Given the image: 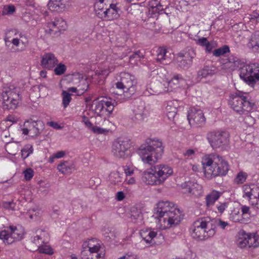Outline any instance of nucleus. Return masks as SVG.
<instances>
[{
  "label": "nucleus",
  "instance_id": "f257e3e1",
  "mask_svg": "<svg viewBox=\"0 0 259 259\" xmlns=\"http://www.w3.org/2000/svg\"><path fill=\"white\" fill-rule=\"evenodd\" d=\"M156 206L154 215L158 220L157 226L159 229L165 230L179 224L180 213L175 204L168 201H160Z\"/></svg>",
  "mask_w": 259,
  "mask_h": 259
},
{
  "label": "nucleus",
  "instance_id": "f03ea898",
  "mask_svg": "<svg viewBox=\"0 0 259 259\" xmlns=\"http://www.w3.org/2000/svg\"><path fill=\"white\" fill-rule=\"evenodd\" d=\"M163 150V143L160 139L148 138L138 149L137 153L144 164L152 165L161 158Z\"/></svg>",
  "mask_w": 259,
  "mask_h": 259
},
{
  "label": "nucleus",
  "instance_id": "7ed1b4c3",
  "mask_svg": "<svg viewBox=\"0 0 259 259\" xmlns=\"http://www.w3.org/2000/svg\"><path fill=\"white\" fill-rule=\"evenodd\" d=\"M201 162L204 176L207 179L225 176L229 170L227 161L218 154L205 155L202 157Z\"/></svg>",
  "mask_w": 259,
  "mask_h": 259
},
{
  "label": "nucleus",
  "instance_id": "20e7f679",
  "mask_svg": "<svg viewBox=\"0 0 259 259\" xmlns=\"http://www.w3.org/2000/svg\"><path fill=\"white\" fill-rule=\"evenodd\" d=\"M173 174L172 168L168 165L157 164L152 166L144 171L143 181L148 185H160Z\"/></svg>",
  "mask_w": 259,
  "mask_h": 259
},
{
  "label": "nucleus",
  "instance_id": "39448f33",
  "mask_svg": "<svg viewBox=\"0 0 259 259\" xmlns=\"http://www.w3.org/2000/svg\"><path fill=\"white\" fill-rule=\"evenodd\" d=\"M136 84L137 81L134 75L127 72H121L119 80L109 91L111 94L123 95V99H127L135 94Z\"/></svg>",
  "mask_w": 259,
  "mask_h": 259
},
{
  "label": "nucleus",
  "instance_id": "423d86ee",
  "mask_svg": "<svg viewBox=\"0 0 259 259\" xmlns=\"http://www.w3.org/2000/svg\"><path fill=\"white\" fill-rule=\"evenodd\" d=\"M215 228L211 222L205 219H199L194 222L190 228L191 236L198 240H204L215 234Z\"/></svg>",
  "mask_w": 259,
  "mask_h": 259
},
{
  "label": "nucleus",
  "instance_id": "0eeeda50",
  "mask_svg": "<svg viewBox=\"0 0 259 259\" xmlns=\"http://www.w3.org/2000/svg\"><path fill=\"white\" fill-rule=\"evenodd\" d=\"M0 98L3 108L8 110L16 109L22 100L20 90L13 86L4 87Z\"/></svg>",
  "mask_w": 259,
  "mask_h": 259
},
{
  "label": "nucleus",
  "instance_id": "6e6552de",
  "mask_svg": "<svg viewBox=\"0 0 259 259\" xmlns=\"http://www.w3.org/2000/svg\"><path fill=\"white\" fill-rule=\"evenodd\" d=\"M229 104L231 108L239 114L247 115L251 112L254 104L247 100L243 94H236L231 97Z\"/></svg>",
  "mask_w": 259,
  "mask_h": 259
},
{
  "label": "nucleus",
  "instance_id": "1a4fd4ad",
  "mask_svg": "<svg viewBox=\"0 0 259 259\" xmlns=\"http://www.w3.org/2000/svg\"><path fill=\"white\" fill-rule=\"evenodd\" d=\"M239 75L248 85L253 87L259 83V65L255 63L244 65L240 68Z\"/></svg>",
  "mask_w": 259,
  "mask_h": 259
},
{
  "label": "nucleus",
  "instance_id": "9d476101",
  "mask_svg": "<svg viewBox=\"0 0 259 259\" xmlns=\"http://www.w3.org/2000/svg\"><path fill=\"white\" fill-rule=\"evenodd\" d=\"M2 230L0 231V239L5 244H11L20 240L23 236V230L16 226L3 225Z\"/></svg>",
  "mask_w": 259,
  "mask_h": 259
},
{
  "label": "nucleus",
  "instance_id": "9b49d317",
  "mask_svg": "<svg viewBox=\"0 0 259 259\" xmlns=\"http://www.w3.org/2000/svg\"><path fill=\"white\" fill-rule=\"evenodd\" d=\"M2 230L0 231V239L5 244H11L20 240L23 236V230L16 226L3 225Z\"/></svg>",
  "mask_w": 259,
  "mask_h": 259
},
{
  "label": "nucleus",
  "instance_id": "f8f14e48",
  "mask_svg": "<svg viewBox=\"0 0 259 259\" xmlns=\"http://www.w3.org/2000/svg\"><path fill=\"white\" fill-rule=\"evenodd\" d=\"M184 82V79L179 75L174 76L169 81L164 83L157 82L152 85L153 92L157 94H160L167 92H172L178 89L181 84Z\"/></svg>",
  "mask_w": 259,
  "mask_h": 259
},
{
  "label": "nucleus",
  "instance_id": "ddd939ff",
  "mask_svg": "<svg viewBox=\"0 0 259 259\" xmlns=\"http://www.w3.org/2000/svg\"><path fill=\"white\" fill-rule=\"evenodd\" d=\"M207 139L213 149H218L228 144L229 135L225 131H212L207 135Z\"/></svg>",
  "mask_w": 259,
  "mask_h": 259
},
{
  "label": "nucleus",
  "instance_id": "4468645a",
  "mask_svg": "<svg viewBox=\"0 0 259 259\" xmlns=\"http://www.w3.org/2000/svg\"><path fill=\"white\" fill-rule=\"evenodd\" d=\"M116 102L111 99L104 98L101 100H95L92 105V109L99 116H101L107 112L110 114L113 109Z\"/></svg>",
  "mask_w": 259,
  "mask_h": 259
},
{
  "label": "nucleus",
  "instance_id": "2eb2a0df",
  "mask_svg": "<svg viewBox=\"0 0 259 259\" xmlns=\"http://www.w3.org/2000/svg\"><path fill=\"white\" fill-rule=\"evenodd\" d=\"M130 148V144L128 141L118 138L113 142L111 151L116 158L124 159L128 156Z\"/></svg>",
  "mask_w": 259,
  "mask_h": 259
},
{
  "label": "nucleus",
  "instance_id": "dca6fc26",
  "mask_svg": "<svg viewBox=\"0 0 259 259\" xmlns=\"http://www.w3.org/2000/svg\"><path fill=\"white\" fill-rule=\"evenodd\" d=\"M44 128V124L41 121H34L30 119L24 122L23 127L21 128V131L23 135H29L33 137L37 136Z\"/></svg>",
  "mask_w": 259,
  "mask_h": 259
},
{
  "label": "nucleus",
  "instance_id": "f3484780",
  "mask_svg": "<svg viewBox=\"0 0 259 259\" xmlns=\"http://www.w3.org/2000/svg\"><path fill=\"white\" fill-rule=\"evenodd\" d=\"M195 55V51L192 48L178 53L176 57L178 65L184 69L189 68L192 64Z\"/></svg>",
  "mask_w": 259,
  "mask_h": 259
},
{
  "label": "nucleus",
  "instance_id": "a211bd4d",
  "mask_svg": "<svg viewBox=\"0 0 259 259\" xmlns=\"http://www.w3.org/2000/svg\"><path fill=\"white\" fill-rule=\"evenodd\" d=\"M189 124L193 126H201L206 121L203 111L195 107L190 108L187 115Z\"/></svg>",
  "mask_w": 259,
  "mask_h": 259
},
{
  "label": "nucleus",
  "instance_id": "6ab92c4d",
  "mask_svg": "<svg viewBox=\"0 0 259 259\" xmlns=\"http://www.w3.org/2000/svg\"><path fill=\"white\" fill-rule=\"evenodd\" d=\"M67 28L66 22L61 18H56L48 23L46 32L50 34H57Z\"/></svg>",
  "mask_w": 259,
  "mask_h": 259
},
{
  "label": "nucleus",
  "instance_id": "aec40b11",
  "mask_svg": "<svg viewBox=\"0 0 259 259\" xmlns=\"http://www.w3.org/2000/svg\"><path fill=\"white\" fill-rule=\"evenodd\" d=\"M182 187L184 193L190 194L195 197L201 196L203 192L202 186L193 181L186 182Z\"/></svg>",
  "mask_w": 259,
  "mask_h": 259
},
{
  "label": "nucleus",
  "instance_id": "412c9836",
  "mask_svg": "<svg viewBox=\"0 0 259 259\" xmlns=\"http://www.w3.org/2000/svg\"><path fill=\"white\" fill-rule=\"evenodd\" d=\"M49 240L50 235L48 231L41 229L36 230L31 237L32 242L37 246L47 243Z\"/></svg>",
  "mask_w": 259,
  "mask_h": 259
},
{
  "label": "nucleus",
  "instance_id": "4be33fe9",
  "mask_svg": "<svg viewBox=\"0 0 259 259\" xmlns=\"http://www.w3.org/2000/svg\"><path fill=\"white\" fill-rule=\"evenodd\" d=\"M58 63V59L53 53H46L41 56L40 65L44 68L52 69Z\"/></svg>",
  "mask_w": 259,
  "mask_h": 259
},
{
  "label": "nucleus",
  "instance_id": "5701e85b",
  "mask_svg": "<svg viewBox=\"0 0 259 259\" xmlns=\"http://www.w3.org/2000/svg\"><path fill=\"white\" fill-rule=\"evenodd\" d=\"M82 247L88 254L101 252V242L96 238H92L84 241Z\"/></svg>",
  "mask_w": 259,
  "mask_h": 259
},
{
  "label": "nucleus",
  "instance_id": "b1692460",
  "mask_svg": "<svg viewBox=\"0 0 259 259\" xmlns=\"http://www.w3.org/2000/svg\"><path fill=\"white\" fill-rule=\"evenodd\" d=\"M156 60L162 64H168L171 61V54L164 47H160L157 51Z\"/></svg>",
  "mask_w": 259,
  "mask_h": 259
},
{
  "label": "nucleus",
  "instance_id": "393cba45",
  "mask_svg": "<svg viewBox=\"0 0 259 259\" xmlns=\"http://www.w3.org/2000/svg\"><path fill=\"white\" fill-rule=\"evenodd\" d=\"M119 10L116 5L110 4L105 11V16L102 19L111 21L117 19L119 16Z\"/></svg>",
  "mask_w": 259,
  "mask_h": 259
},
{
  "label": "nucleus",
  "instance_id": "a878e982",
  "mask_svg": "<svg viewBox=\"0 0 259 259\" xmlns=\"http://www.w3.org/2000/svg\"><path fill=\"white\" fill-rule=\"evenodd\" d=\"M134 115L132 117V120L135 123H141L146 117L145 112V106L143 103L137 106L133 110Z\"/></svg>",
  "mask_w": 259,
  "mask_h": 259
},
{
  "label": "nucleus",
  "instance_id": "bb28decb",
  "mask_svg": "<svg viewBox=\"0 0 259 259\" xmlns=\"http://www.w3.org/2000/svg\"><path fill=\"white\" fill-rule=\"evenodd\" d=\"M223 195V192L215 190H211L205 197V203L207 208L213 206L217 201Z\"/></svg>",
  "mask_w": 259,
  "mask_h": 259
},
{
  "label": "nucleus",
  "instance_id": "cd10ccee",
  "mask_svg": "<svg viewBox=\"0 0 259 259\" xmlns=\"http://www.w3.org/2000/svg\"><path fill=\"white\" fill-rule=\"evenodd\" d=\"M140 235L146 243L150 244L153 243L152 240L157 235V232L151 229L142 230Z\"/></svg>",
  "mask_w": 259,
  "mask_h": 259
},
{
  "label": "nucleus",
  "instance_id": "c85d7f7f",
  "mask_svg": "<svg viewBox=\"0 0 259 259\" xmlns=\"http://www.w3.org/2000/svg\"><path fill=\"white\" fill-rule=\"evenodd\" d=\"M247 240L248 234L244 231H240L238 235L236 244L241 248L248 247V241Z\"/></svg>",
  "mask_w": 259,
  "mask_h": 259
},
{
  "label": "nucleus",
  "instance_id": "c756f323",
  "mask_svg": "<svg viewBox=\"0 0 259 259\" xmlns=\"http://www.w3.org/2000/svg\"><path fill=\"white\" fill-rule=\"evenodd\" d=\"M19 38L18 37L14 38L11 40V43L15 46L16 47H18L17 49V52H22L25 50L26 48L28 46V42L24 41L21 38H23V35L20 33L19 34Z\"/></svg>",
  "mask_w": 259,
  "mask_h": 259
},
{
  "label": "nucleus",
  "instance_id": "7c9ffc66",
  "mask_svg": "<svg viewBox=\"0 0 259 259\" xmlns=\"http://www.w3.org/2000/svg\"><path fill=\"white\" fill-rule=\"evenodd\" d=\"M72 165L67 161H64L61 162L57 166L59 172L63 174H67L71 172Z\"/></svg>",
  "mask_w": 259,
  "mask_h": 259
},
{
  "label": "nucleus",
  "instance_id": "2f4dec72",
  "mask_svg": "<svg viewBox=\"0 0 259 259\" xmlns=\"http://www.w3.org/2000/svg\"><path fill=\"white\" fill-rule=\"evenodd\" d=\"M82 259H104V253L102 252L88 254L85 250L81 252Z\"/></svg>",
  "mask_w": 259,
  "mask_h": 259
},
{
  "label": "nucleus",
  "instance_id": "473e14b6",
  "mask_svg": "<svg viewBox=\"0 0 259 259\" xmlns=\"http://www.w3.org/2000/svg\"><path fill=\"white\" fill-rule=\"evenodd\" d=\"M5 148L9 154L15 155L19 150V143L16 142L7 143Z\"/></svg>",
  "mask_w": 259,
  "mask_h": 259
},
{
  "label": "nucleus",
  "instance_id": "72a5a7b5",
  "mask_svg": "<svg viewBox=\"0 0 259 259\" xmlns=\"http://www.w3.org/2000/svg\"><path fill=\"white\" fill-rule=\"evenodd\" d=\"M165 111L168 118L171 120L173 119L176 115L177 109L174 106L173 103L169 102L165 107Z\"/></svg>",
  "mask_w": 259,
  "mask_h": 259
},
{
  "label": "nucleus",
  "instance_id": "f704fd0d",
  "mask_svg": "<svg viewBox=\"0 0 259 259\" xmlns=\"http://www.w3.org/2000/svg\"><path fill=\"white\" fill-rule=\"evenodd\" d=\"M249 44L254 50H259V31H256L251 35Z\"/></svg>",
  "mask_w": 259,
  "mask_h": 259
},
{
  "label": "nucleus",
  "instance_id": "c9c22d12",
  "mask_svg": "<svg viewBox=\"0 0 259 259\" xmlns=\"http://www.w3.org/2000/svg\"><path fill=\"white\" fill-rule=\"evenodd\" d=\"M68 2V0H51L49 4V6L50 9L52 8L57 10V8L61 9L65 8Z\"/></svg>",
  "mask_w": 259,
  "mask_h": 259
},
{
  "label": "nucleus",
  "instance_id": "e433bc0d",
  "mask_svg": "<svg viewBox=\"0 0 259 259\" xmlns=\"http://www.w3.org/2000/svg\"><path fill=\"white\" fill-rule=\"evenodd\" d=\"M109 178L110 182L114 184H118L122 182L123 180L122 175L117 171L111 172Z\"/></svg>",
  "mask_w": 259,
  "mask_h": 259
},
{
  "label": "nucleus",
  "instance_id": "4c0bfd02",
  "mask_svg": "<svg viewBox=\"0 0 259 259\" xmlns=\"http://www.w3.org/2000/svg\"><path fill=\"white\" fill-rule=\"evenodd\" d=\"M214 71L208 67H205L198 71L197 73L198 78L202 79L211 76L214 74Z\"/></svg>",
  "mask_w": 259,
  "mask_h": 259
},
{
  "label": "nucleus",
  "instance_id": "58836bf2",
  "mask_svg": "<svg viewBox=\"0 0 259 259\" xmlns=\"http://www.w3.org/2000/svg\"><path fill=\"white\" fill-rule=\"evenodd\" d=\"M248 247H256L259 245V238L257 236L248 234Z\"/></svg>",
  "mask_w": 259,
  "mask_h": 259
},
{
  "label": "nucleus",
  "instance_id": "ea45409f",
  "mask_svg": "<svg viewBox=\"0 0 259 259\" xmlns=\"http://www.w3.org/2000/svg\"><path fill=\"white\" fill-rule=\"evenodd\" d=\"M33 151L32 145L27 144L24 146L21 150V157L23 159L27 158Z\"/></svg>",
  "mask_w": 259,
  "mask_h": 259
},
{
  "label": "nucleus",
  "instance_id": "a19ab883",
  "mask_svg": "<svg viewBox=\"0 0 259 259\" xmlns=\"http://www.w3.org/2000/svg\"><path fill=\"white\" fill-rule=\"evenodd\" d=\"M89 84L85 79H82L78 85V95L82 94L88 90Z\"/></svg>",
  "mask_w": 259,
  "mask_h": 259
},
{
  "label": "nucleus",
  "instance_id": "79ce46f5",
  "mask_svg": "<svg viewBox=\"0 0 259 259\" xmlns=\"http://www.w3.org/2000/svg\"><path fill=\"white\" fill-rule=\"evenodd\" d=\"M230 51L229 47L228 46H224L212 52L213 55L215 57H220L228 53Z\"/></svg>",
  "mask_w": 259,
  "mask_h": 259
},
{
  "label": "nucleus",
  "instance_id": "37998d69",
  "mask_svg": "<svg viewBox=\"0 0 259 259\" xmlns=\"http://www.w3.org/2000/svg\"><path fill=\"white\" fill-rule=\"evenodd\" d=\"M247 174L243 171H240L234 179L235 183L237 184H242L244 183L247 178Z\"/></svg>",
  "mask_w": 259,
  "mask_h": 259
},
{
  "label": "nucleus",
  "instance_id": "c03bdc74",
  "mask_svg": "<svg viewBox=\"0 0 259 259\" xmlns=\"http://www.w3.org/2000/svg\"><path fill=\"white\" fill-rule=\"evenodd\" d=\"M38 250L40 253H46L49 255H52L54 253L53 249L50 245L41 244L38 245Z\"/></svg>",
  "mask_w": 259,
  "mask_h": 259
},
{
  "label": "nucleus",
  "instance_id": "a18cd8bd",
  "mask_svg": "<svg viewBox=\"0 0 259 259\" xmlns=\"http://www.w3.org/2000/svg\"><path fill=\"white\" fill-rule=\"evenodd\" d=\"M123 170L126 177H131L134 175L135 167L131 165H125L123 166Z\"/></svg>",
  "mask_w": 259,
  "mask_h": 259
},
{
  "label": "nucleus",
  "instance_id": "49530a36",
  "mask_svg": "<svg viewBox=\"0 0 259 259\" xmlns=\"http://www.w3.org/2000/svg\"><path fill=\"white\" fill-rule=\"evenodd\" d=\"M15 7L12 5H6L4 6L2 14L3 15H11L15 11Z\"/></svg>",
  "mask_w": 259,
  "mask_h": 259
},
{
  "label": "nucleus",
  "instance_id": "de8ad7c7",
  "mask_svg": "<svg viewBox=\"0 0 259 259\" xmlns=\"http://www.w3.org/2000/svg\"><path fill=\"white\" fill-rule=\"evenodd\" d=\"M229 205L230 203L229 202H219L216 205L218 212L220 214L223 213Z\"/></svg>",
  "mask_w": 259,
  "mask_h": 259
},
{
  "label": "nucleus",
  "instance_id": "09e8293b",
  "mask_svg": "<svg viewBox=\"0 0 259 259\" xmlns=\"http://www.w3.org/2000/svg\"><path fill=\"white\" fill-rule=\"evenodd\" d=\"M110 3L109 0H97L94 5V9L99 10V9L108 7Z\"/></svg>",
  "mask_w": 259,
  "mask_h": 259
},
{
  "label": "nucleus",
  "instance_id": "8fccbe9b",
  "mask_svg": "<svg viewBox=\"0 0 259 259\" xmlns=\"http://www.w3.org/2000/svg\"><path fill=\"white\" fill-rule=\"evenodd\" d=\"M62 96V104L64 108H66L71 101V95L65 91H63Z\"/></svg>",
  "mask_w": 259,
  "mask_h": 259
},
{
  "label": "nucleus",
  "instance_id": "3c124183",
  "mask_svg": "<svg viewBox=\"0 0 259 259\" xmlns=\"http://www.w3.org/2000/svg\"><path fill=\"white\" fill-rule=\"evenodd\" d=\"M66 67L64 64H59L54 69V72L56 75H61L65 73Z\"/></svg>",
  "mask_w": 259,
  "mask_h": 259
},
{
  "label": "nucleus",
  "instance_id": "603ef678",
  "mask_svg": "<svg viewBox=\"0 0 259 259\" xmlns=\"http://www.w3.org/2000/svg\"><path fill=\"white\" fill-rule=\"evenodd\" d=\"M244 194L243 197H247L249 199H251L252 195V189L249 185H244L243 187Z\"/></svg>",
  "mask_w": 259,
  "mask_h": 259
},
{
  "label": "nucleus",
  "instance_id": "864d4df0",
  "mask_svg": "<svg viewBox=\"0 0 259 259\" xmlns=\"http://www.w3.org/2000/svg\"><path fill=\"white\" fill-rule=\"evenodd\" d=\"M142 214L139 210L136 208H134L131 210V218L134 222H136V220L138 219H141Z\"/></svg>",
  "mask_w": 259,
  "mask_h": 259
},
{
  "label": "nucleus",
  "instance_id": "5fc2aeb1",
  "mask_svg": "<svg viewBox=\"0 0 259 259\" xmlns=\"http://www.w3.org/2000/svg\"><path fill=\"white\" fill-rule=\"evenodd\" d=\"M38 190L40 192L45 191L47 190L50 186V185L48 182L42 180L39 181L38 183Z\"/></svg>",
  "mask_w": 259,
  "mask_h": 259
},
{
  "label": "nucleus",
  "instance_id": "6e6d98bb",
  "mask_svg": "<svg viewBox=\"0 0 259 259\" xmlns=\"http://www.w3.org/2000/svg\"><path fill=\"white\" fill-rule=\"evenodd\" d=\"M94 133L97 134H105L108 132L109 130L106 128H101L97 126H94L91 130Z\"/></svg>",
  "mask_w": 259,
  "mask_h": 259
},
{
  "label": "nucleus",
  "instance_id": "4d7b16f0",
  "mask_svg": "<svg viewBox=\"0 0 259 259\" xmlns=\"http://www.w3.org/2000/svg\"><path fill=\"white\" fill-rule=\"evenodd\" d=\"M24 175L26 181L30 180L33 176V171L31 168H27L24 171Z\"/></svg>",
  "mask_w": 259,
  "mask_h": 259
},
{
  "label": "nucleus",
  "instance_id": "13d9d810",
  "mask_svg": "<svg viewBox=\"0 0 259 259\" xmlns=\"http://www.w3.org/2000/svg\"><path fill=\"white\" fill-rule=\"evenodd\" d=\"M195 151L193 149H188L183 153V155L187 158L192 159L195 155Z\"/></svg>",
  "mask_w": 259,
  "mask_h": 259
},
{
  "label": "nucleus",
  "instance_id": "bf43d9fd",
  "mask_svg": "<svg viewBox=\"0 0 259 259\" xmlns=\"http://www.w3.org/2000/svg\"><path fill=\"white\" fill-rule=\"evenodd\" d=\"M107 7H106L105 8H104L103 9L101 8V9H99V10L94 9L97 16L99 18L102 19L103 18V16H105L104 15V14L105 12V11H106V9H107Z\"/></svg>",
  "mask_w": 259,
  "mask_h": 259
},
{
  "label": "nucleus",
  "instance_id": "052dcab7",
  "mask_svg": "<svg viewBox=\"0 0 259 259\" xmlns=\"http://www.w3.org/2000/svg\"><path fill=\"white\" fill-rule=\"evenodd\" d=\"M208 42V40L206 37H202L199 38L197 40H196V44L198 45L205 47L206 45V44Z\"/></svg>",
  "mask_w": 259,
  "mask_h": 259
},
{
  "label": "nucleus",
  "instance_id": "680f3d73",
  "mask_svg": "<svg viewBox=\"0 0 259 259\" xmlns=\"http://www.w3.org/2000/svg\"><path fill=\"white\" fill-rule=\"evenodd\" d=\"M15 204L13 202H4L3 203V207L9 210H13Z\"/></svg>",
  "mask_w": 259,
  "mask_h": 259
},
{
  "label": "nucleus",
  "instance_id": "e2e57ef3",
  "mask_svg": "<svg viewBox=\"0 0 259 259\" xmlns=\"http://www.w3.org/2000/svg\"><path fill=\"white\" fill-rule=\"evenodd\" d=\"M244 122L248 124L249 126H250L255 123V120L250 116L247 115L244 118Z\"/></svg>",
  "mask_w": 259,
  "mask_h": 259
},
{
  "label": "nucleus",
  "instance_id": "0e129e2a",
  "mask_svg": "<svg viewBox=\"0 0 259 259\" xmlns=\"http://www.w3.org/2000/svg\"><path fill=\"white\" fill-rule=\"evenodd\" d=\"M124 183L128 185H134L136 184V181L134 176L126 177L124 180Z\"/></svg>",
  "mask_w": 259,
  "mask_h": 259
},
{
  "label": "nucleus",
  "instance_id": "69168bd1",
  "mask_svg": "<svg viewBox=\"0 0 259 259\" xmlns=\"http://www.w3.org/2000/svg\"><path fill=\"white\" fill-rule=\"evenodd\" d=\"M118 259H138V258L137 255L134 253H127Z\"/></svg>",
  "mask_w": 259,
  "mask_h": 259
},
{
  "label": "nucleus",
  "instance_id": "338daca9",
  "mask_svg": "<svg viewBox=\"0 0 259 259\" xmlns=\"http://www.w3.org/2000/svg\"><path fill=\"white\" fill-rule=\"evenodd\" d=\"M144 55L141 53L140 51H138L135 52L133 55H132L130 57V60L131 61L134 58L139 59H140L141 58H143Z\"/></svg>",
  "mask_w": 259,
  "mask_h": 259
},
{
  "label": "nucleus",
  "instance_id": "774afa93",
  "mask_svg": "<svg viewBox=\"0 0 259 259\" xmlns=\"http://www.w3.org/2000/svg\"><path fill=\"white\" fill-rule=\"evenodd\" d=\"M217 225L220 228L224 229L228 225V223L227 222L219 220L217 222Z\"/></svg>",
  "mask_w": 259,
  "mask_h": 259
}]
</instances>
